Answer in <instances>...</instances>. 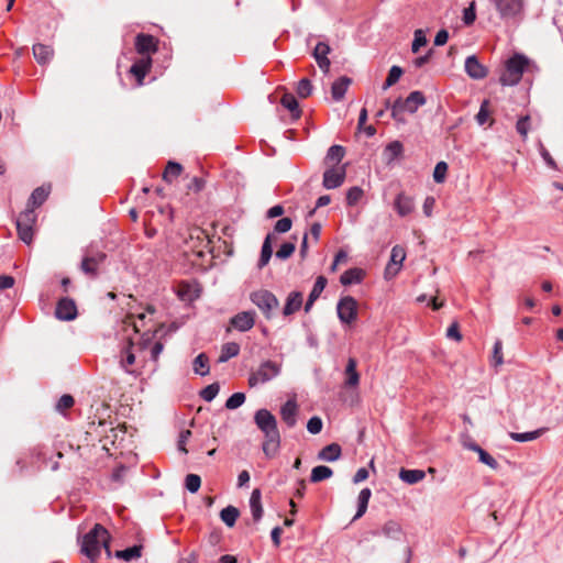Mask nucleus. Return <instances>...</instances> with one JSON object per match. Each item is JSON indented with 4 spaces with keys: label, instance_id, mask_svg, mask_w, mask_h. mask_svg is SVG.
I'll return each instance as SVG.
<instances>
[{
    "label": "nucleus",
    "instance_id": "nucleus-1",
    "mask_svg": "<svg viewBox=\"0 0 563 563\" xmlns=\"http://www.w3.org/2000/svg\"><path fill=\"white\" fill-rule=\"evenodd\" d=\"M110 539L111 537L108 530L102 525L96 523L93 528L84 536L81 552L93 562L99 558L101 548H103L107 558H111Z\"/></svg>",
    "mask_w": 563,
    "mask_h": 563
},
{
    "label": "nucleus",
    "instance_id": "nucleus-2",
    "mask_svg": "<svg viewBox=\"0 0 563 563\" xmlns=\"http://www.w3.org/2000/svg\"><path fill=\"white\" fill-rule=\"evenodd\" d=\"M527 64V58L521 55H515L509 58L506 63V69L499 78L500 84L503 86L517 85L522 77Z\"/></svg>",
    "mask_w": 563,
    "mask_h": 563
},
{
    "label": "nucleus",
    "instance_id": "nucleus-3",
    "mask_svg": "<svg viewBox=\"0 0 563 563\" xmlns=\"http://www.w3.org/2000/svg\"><path fill=\"white\" fill-rule=\"evenodd\" d=\"M250 300L262 311L266 319H272L274 311L279 307V300L269 290L260 289L251 292Z\"/></svg>",
    "mask_w": 563,
    "mask_h": 563
},
{
    "label": "nucleus",
    "instance_id": "nucleus-4",
    "mask_svg": "<svg viewBox=\"0 0 563 563\" xmlns=\"http://www.w3.org/2000/svg\"><path fill=\"white\" fill-rule=\"evenodd\" d=\"M280 364L273 361H265L250 374L249 385L250 387H255L258 384L267 383L277 377L280 374Z\"/></svg>",
    "mask_w": 563,
    "mask_h": 563
},
{
    "label": "nucleus",
    "instance_id": "nucleus-5",
    "mask_svg": "<svg viewBox=\"0 0 563 563\" xmlns=\"http://www.w3.org/2000/svg\"><path fill=\"white\" fill-rule=\"evenodd\" d=\"M36 213L32 208H26L16 219V231L20 240L30 245L33 241Z\"/></svg>",
    "mask_w": 563,
    "mask_h": 563
},
{
    "label": "nucleus",
    "instance_id": "nucleus-6",
    "mask_svg": "<svg viewBox=\"0 0 563 563\" xmlns=\"http://www.w3.org/2000/svg\"><path fill=\"white\" fill-rule=\"evenodd\" d=\"M254 420L257 428L264 433L265 438L279 435L276 418L267 409L257 410L255 412Z\"/></svg>",
    "mask_w": 563,
    "mask_h": 563
},
{
    "label": "nucleus",
    "instance_id": "nucleus-7",
    "mask_svg": "<svg viewBox=\"0 0 563 563\" xmlns=\"http://www.w3.org/2000/svg\"><path fill=\"white\" fill-rule=\"evenodd\" d=\"M336 310L339 319L350 324L357 318V301L351 296H345L338 302Z\"/></svg>",
    "mask_w": 563,
    "mask_h": 563
},
{
    "label": "nucleus",
    "instance_id": "nucleus-8",
    "mask_svg": "<svg viewBox=\"0 0 563 563\" xmlns=\"http://www.w3.org/2000/svg\"><path fill=\"white\" fill-rule=\"evenodd\" d=\"M406 258V251L400 245H395L391 249L390 260L386 265L384 276L386 279L394 278L401 269L402 262Z\"/></svg>",
    "mask_w": 563,
    "mask_h": 563
},
{
    "label": "nucleus",
    "instance_id": "nucleus-9",
    "mask_svg": "<svg viewBox=\"0 0 563 563\" xmlns=\"http://www.w3.org/2000/svg\"><path fill=\"white\" fill-rule=\"evenodd\" d=\"M107 255L103 252L87 253L80 264L84 274L95 278L98 275L99 266L104 262Z\"/></svg>",
    "mask_w": 563,
    "mask_h": 563
},
{
    "label": "nucleus",
    "instance_id": "nucleus-10",
    "mask_svg": "<svg viewBox=\"0 0 563 563\" xmlns=\"http://www.w3.org/2000/svg\"><path fill=\"white\" fill-rule=\"evenodd\" d=\"M211 241L206 233L200 228H192L189 230V238L187 240V244H190V249L195 251L199 256H201L206 249L209 247Z\"/></svg>",
    "mask_w": 563,
    "mask_h": 563
},
{
    "label": "nucleus",
    "instance_id": "nucleus-11",
    "mask_svg": "<svg viewBox=\"0 0 563 563\" xmlns=\"http://www.w3.org/2000/svg\"><path fill=\"white\" fill-rule=\"evenodd\" d=\"M500 18L508 19L517 16L523 8V0H490Z\"/></svg>",
    "mask_w": 563,
    "mask_h": 563
},
{
    "label": "nucleus",
    "instance_id": "nucleus-12",
    "mask_svg": "<svg viewBox=\"0 0 563 563\" xmlns=\"http://www.w3.org/2000/svg\"><path fill=\"white\" fill-rule=\"evenodd\" d=\"M255 311H242L230 319V325L241 332L251 330L255 324Z\"/></svg>",
    "mask_w": 563,
    "mask_h": 563
},
{
    "label": "nucleus",
    "instance_id": "nucleus-13",
    "mask_svg": "<svg viewBox=\"0 0 563 563\" xmlns=\"http://www.w3.org/2000/svg\"><path fill=\"white\" fill-rule=\"evenodd\" d=\"M345 175H346L345 165L338 167V168H334V167L329 168L323 174L322 184L327 189L338 188L343 184V181L345 179Z\"/></svg>",
    "mask_w": 563,
    "mask_h": 563
},
{
    "label": "nucleus",
    "instance_id": "nucleus-14",
    "mask_svg": "<svg viewBox=\"0 0 563 563\" xmlns=\"http://www.w3.org/2000/svg\"><path fill=\"white\" fill-rule=\"evenodd\" d=\"M55 314L59 320H74L77 316L75 301L69 298H62L57 302Z\"/></svg>",
    "mask_w": 563,
    "mask_h": 563
},
{
    "label": "nucleus",
    "instance_id": "nucleus-15",
    "mask_svg": "<svg viewBox=\"0 0 563 563\" xmlns=\"http://www.w3.org/2000/svg\"><path fill=\"white\" fill-rule=\"evenodd\" d=\"M135 48L139 54L150 56L157 51V41L154 36L147 34H137L135 38Z\"/></svg>",
    "mask_w": 563,
    "mask_h": 563
},
{
    "label": "nucleus",
    "instance_id": "nucleus-16",
    "mask_svg": "<svg viewBox=\"0 0 563 563\" xmlns=\"http://www.w3.org/2000/svg\"><path fill=\"white\" fill-rule=\"evenodd\" d=\"M151 66L152 59L150 56L141 57L131 66L130 73L136 78L137 85H143V80L147 73L150 71Z\"/></svg>",
    "mask_w": 563,
    "mask_h": 563
},
{
    "label": "nucleus",
    "instance_id": "nucleus-17",
    "mask_svg": "<svg viewBox=\"0 0 563 563\" xmlns=\"http://www.w3.org/2000/svg\"><path fill=\"white\" fill-rule=\"evenodd\" d=\"M465 71L473 79H483L487 76V69L484 67L476 56H468L465 60Z\"/></svg>",
    "mask_w": 563,
    "mask_h": 563
},
{
    "label": "nucleus",
    "instance_id": "nucleus-18",
    "mask_svg": "<svg viewBox=\"0 0 563 563\" xmlns=\"http://www.w3.org/2000/svg\"><path fill=\"white\" fill-rule=\"evenodd\" d=\"M297 415H298V405L296 400L289 399L287 400L282 409H280V416L282 420L289 427L292 428L296 426L297 422Z\"/></svg>",
    "mask_w": 563,
    "mask_h": 563
},
{
    "label": "nucleus",
    "instance_id": "nucleus-19",
    "mask_svg": "<svg viewBox=\"0 0 563 563\" xmlns=\"http://www.w3.org/2000/svg\"><path fill=\"white\" fill-rule=\"evenodd\" d=\"M331 52L330 46L327 43L319 42L313 51V57L318 64V66L324 71L328 73L330 68V59L328 58V54Z\"/></svg>",
    "mask_w": 563,
    "mask_h": 563
},
{
    "label": "nucleus",
    "instance_id": "nucleus-20",
    "mask_svg": "<svg viewBox=\"0 0 563 563\" xmlns=\"http://www.w3.org/2000/svg\"><path fill=\"white\" fill-rule=\"evenodd\" d=\"M303 296L300 291H291L289 292L285 306L283 308V314L285 317L291 316L295 312L299 311L302 306Z\"/></svg>",
    "mask_w": 563,
    "mask_h": 563
},
{
    "label": "nucleus",
    "instance_id": "nucleus-21",
    "mask_svg": "<svg viewBox=\"0 0 563 563\" xmlns=\"http://www.w3.org/2000/svg\"><path fill=\"white\" fill-rule=\"evenodd\" d=\"M33 56L40 65H46L51 62L54 56V49L49 45L35 44L33 45Z\"/></svg>",
    "mask_w": 563,
    "mask_h": 563
},
{
    "label": "nucleus",
    "instance_id": "nucleus-22",
    "mask_svg": "<svg viewBox=\"0 0 563 563\" xmlns=\"http://www.w3.org/2000/svg\"><path fill=\"white\" fill-rule=\"evenodd\" d=\"M465 448L471 451L476 452L478 454L479 461L483 464L487 465L492 470L498 468V462L488 452H486L484 449H482L478 444L471 442V443L465 444Z\"/></svg>",
    "mask_w": 563,
    "mask_h": 563
},
{
    "label": "nucleus",
    "instance_id": "nucleus-23",
    "mask_svg": "<svg viewBox=\"0 0 563 563\" xmlns=\"http://www.w3.org/2000/svg\"><path fill=\"white\" fill-rule=\"evenodd\" d=\"M404 154V145L400 141H393L384 148V159L387 164H390L397 158H400Z\"/></svg>",
    "mask_w": 563,
    "mask_h": 563
},
{
    "label": "nucleus",
    "instance_id": "nucleus-24",
    "mask_svg": "<svg viewBox=\"0 0 563 563\" xmlns=\"http://www.w3.org/2000/svg\"><path fill=\"white\" fill-rule=\"evenodd\" d=\"M357 362L355 358L350 357L345 367V386L356 387L360 383V374L356 369Z\"/></svg>",
    "mask_w": 563,
    "mask_h": 563
},
{
    "label": "nucleus",
    "instance_id": "nucleus-25",
    "mask_svg": "<svg viewBox=\"0 0 563 563\" xmlns=\"http://www.w3.org/2000/svg\"><path fill=\"white\" fill-rule=\"evenodd\" d=\"M49 186H41L34 189L29 198L26 208H32L34 210V208L42 206L49 195Z\"/></svg>",
    "mask_w": 563,
    "mask_h": 563
},
{
    "label": "nucleus",
    "instance_id": "nucleus-26",
    "mask_svg": "<svg viewBox=\"0 0 563 563\" xmlns=\"http://www.w3.org/2000/svg\"><path fill=\"white\" fill-rule=\"evenodd\" d=\"M274 233H268L263 242L262 251H261V257L257 263V267L262 269L264 266H266L272 257L273 249H272V242L275 240Z\"/></svg>",
    "mask_w": 563,
    "mask_h": 563
},
{
    "label": "nucleus",
    "instance_id": "nucleus-27",
    "mask_svg": "<svg viewBox=\"0 0 563 563\" xmlns=\"http://www.w3.org/2000/svg\"><path fill=\"white\" fill-rule=\"evenodd\" d=\"M351 82H352L351 78H349L346 76H342L338 80H335L331 87L332 98L335 101L342 100L344 98V95H345L349 86L351 85Z\"/></svg>",
    "mask_w": 563,
    "mask_h": 563
},
{
    "label": "nucleus",
    "instance_id": "nucleus-28",
    "mask_svg": "<svg viewBox=\"0 0 563 563\" xmlns=\"http://www.w3.org/2000/svg\"><path fill=\"white\" fill-rule=\"evenodd\" d=\"M405 108H407V112L415 113L419 107L426 103V98L421 91H412L409 96L404 99Z\"/></svg>",
    "mask_w": 563,
    "mask_h": 563
},
{
    "label": "nucleus",
    "instance_id": "nucleus-29",
    "mask_svg": "<svg viewBox=\"0 0 563 563\" xmlns=\"http://www.w3.org/2000/svg\"><path fill=\"white\" fill-rule=\"evenodd\" d=\"M364 276H365V272L362 268L354 267V268H350V269L345 271L341 275L340 282L344 286H349L352 284H358L363 280Z\"/></svg>",
    "mask_w": 563,
    "mask_h": 563
},
{
    "label": "nucleus",
    "instance_id": "nucleus-30",
    "mask_svg": "<svg viewBox=\"0 0 563 563\" xmlns=\"http://www.w3.org/2000/svg\"><path fill=\"white\" fill-rule=\"evenodd\" d=\"M262 494L258 488H255L250 498V508L253 516L254 521H260L263 516V506H262Z\"/></svg>",
    "mask_w": 563,
    "mask_h": 563
},
{
    "label": "nucleus",
    "instance_id": "nucleus-31",
    "mask_svg": "<svg viewBox=\"0 0 563 563\" xmlns=\"http://www.w3.org/2000/svg\"><path fill=\"white\" fill-rule=\"evenodd\" d=\"M280 103L284 108L290 111L294 119H299L301 110L295 96L290 92H285L280 99Z\"/></svg>",
    "mask_w": 563,
    "mask_h": 563
},
{
    "label": "nucleus",
    "instance_id": "nucleus-32",
    "mask_svg": "<svg viewBox=\"0 0 563 563\" xmlns=\"http://www.w3.org/2000/svg\"><path fill=\"white\" fill-rule=\"evenodd\" d=\"M395 208L399 216L405 217L413 211L415 203L410 197L400 194L395 201Z\"/></svg>",
    "mask_w": 563,
    "mask_h": 563
},
{
    "label": "nucleus",
    "instance_id": "nucleus-33",
    "mask_svg": "<svg viewBox=\"0 0 563 563\" xmlns=\"http://www.w3.org/2000/svg\"><path fill=\"white\" fill-rule=\"evenodd\" d=\"M341 446L338 443L325 445L318 454V459L327 462H333L341 456Z\"/></svg>",
    "mask_w": 563,
    "mask_h": 563
},
{
    "label": "nucleus",
    "instance_id": "nucleus-34",
    "mask_svg": "<svg viewBox=\"0 0 563 563\" xmlns=\"http://www.w3.org/2000/svg\"><path fill=\"white\" fill-rule=\"evenodd\" d=\"M424 477L426 473L422 470L401 468L399 471V478L409 485L417 484L421 482Z\"/></svg>",
    "mask_w": 563,
    "mask_h": 563
},
{
    "label": "nucleus",
    "instance_id": "nucleus-35",
    "mask_svg": "<svg viewBox=\"0 0 563 563\" xmlns=\"http://www.w3.org/2000/svg\"><path fill=\"white\" fill-rule=\"evenodd\" d=\"M183 173V166L179 163L169 161L165 167L163 173V180L172 184L175 179H177Z\"/></svg>",
    "mask_w": 563,
    "mask_h": 563
},
{
    "label": "nucleus",
    "instance_id": "nucleus-36",
    "mask_svg": "<svg viewBox=\"0 0 563 563\" xmlns=\"http://www.w3.org/2000/svg\"><path fill=\"white\" fill-rule=\"evenodd\" d=\"M280 445V435H273L272 438H265L263 442V452L264 454L272 459L274 457Z\"/></svg>",
    "mask_w": 563,
    "mask_h": 563
},
{
    "label": "nucleus",
    "instance_id": "nucleus-37",
    "mask_svg": "<svg viewBox=\"0 0 563 563\" xmlns=\"http://www.w3.org/2000/svg\"><path fill=\"white\" fill-rule=\"evenodd\" d=\"M371 496H372V492L369 488H364L360 492L358 498H357L358 507H357L356 515L354 516V520L361 518L366 512Z\"/></svg>",
    "mask_w": 563,
    "mask_h": 563
},
{
    "label": "nucleus",
    "instance_id": "nucleus-38",
    "mask_svg": "<svg viewBox=\"0 0 563 563\" xmlns=\"http://www.w3.org/2000/svg\"><path fill=\"white\" fill-rule=\"evenodd\" d=\"M332 475H333V471L329 466L318 465L312 468L311 475H310V481L312 483H319V482L330 478Z\"/></svg>",
    "mask_w": 563,
    "mask_h": 563
},
{
    "label": "nucleus",
    "instance_id": "nucleus-39",
    "mask_svg": "<svg viewBox=\"0 0 563 563\" xmlns=\"http://www.w3.org/2000/svg\"><path fill=\"white\" fill-rule=\"evenodd\" d=\"M240 516V511L234 506H228L223 508L220 512L221 520L228 526L233 527L235 525L236 519Z\"/></svg>",
    "mask_w": 563,
    "mask_h": 563
},
{
    "label": "nucleus",
    "instance_id": "nucleus-40",
    "mask_svg": "<svg viewBox=\"0 0 563 563\" xmlns=\"http://www.w3.org/2000/svg\"><path fill=\"white\" fill-rule=\"evenodd\" d=\"M240 353V345L235 342L225 343L221 349L219 362L224 363Z\"/></svg>",
    "mask_w": 563,
    "mask_h": 563
},
{
    "label": "nucleus",
    "instance_id": "nucleus-41",
    "mask_svg": "<svg viewBox=\"0 0 563 563\" xmlns=\"http://www.w3.org/2000/svg\"><path fill=\"white\" fill-rule=\"evenodd\" d=\"M142 545H133L131 548H128L125 550H120L115 552V556L118 559H122L124 561H132L134 559H139L142 554Z\"/></svg>",
    "mask_w": 563,
    "mask_h": 563
},
{
    "label": "nucleus",
    "instance_id": "nucleus-42",
    "mask_svg": "<svg viewBox=\"0 0 563 563\" xmlns=\"http://www.w3.org/2000/svg\"><path fill=\"white\" fill-rule=\"evenodd\" d=\"M194 371L196 374H199L201 376L209 374V371H210L209 358L205 353H200L194 360Z\"/></svg>",
    "mask_w": 563,
    "mask_h": 563
},
{
    "label": "nucleus",
    "instance_id": "nucleus-43",
    "mask_svg": "<svg viewBox=\"0 0 563 563\" xmlns=\"http://www.w3.org/2000/svg\"><path fill=\"white\" fill-rule=\"evenodd\" d=\"M345 155V150L341 145H332L327 153V163H340Z\"/></svg>",
    "mask_w": 563,
    "mask_h": 563
},
{
    "label": "nucleus",
    "instance_id": "nucleus-44",
    "mask_svg": "<svg viewBox=\"0 0 563 563\" xmlns=\"http://www.w3.org/2000/svg\"><path fill=\"white\" fill-rule=\"evenodd\" d=\"M531 128V117L529 114L519 118L516 124V130L520 134L523 141L527 140L528 133Z\"/></svg>",
    "mask_w": 563,
    "mask_h": 563
},
{
    "label": "nucleus",
    "instance_id": "nucleus-45",
    "mask_svg": "<svg viewBox=\"0 0 563 563\" xmlns=\"http://www.w3.org/2000/svg\"><path fill=\"white\" fill-rule=\"evenodd\" d=\"M407 111L405 108L404 99L398 98L391 104V117L398 122H405L404 112Z\"/></svg>",
    "mask_w": 563,
    "mask_h": 563
},
{
    "label": "nucleus",
    "instance_id": "nucleus-46",
    "mask_svg": "<svg viewBox=\"0 0 563 563\" xmlns=\"http://www.w3.org/2000/svg\"><path fill=\"white\" fill-rule=\"evenodd\" d=\"M542 433H543L542 429L536 430L532 432H523V433L511 432L510 438L517 442H527V441H532V440L538 439Z\"/></svg>",
    "mask_w": 563,
    "mask_h": 563
},
{
    "label": "nucleus",
    "instance_id": "nucleus-47",
    "mask_svg": "<svg viewBox=\"0 0 563 563\" xmlns=\"http://www.w3.org/2000/svg\"><path fill=\"white\" fill-rule=\"evenodd\" d=\"M401 75H402V69L399 66H393L389 69L388 76L384 82L383 88L387 89V88L394 86L399 80Z\"/></svg>",
    "mask_w": 563,
    "mask_h": 563
},
{
    "label": "nucleus",
    "instance_id": "nucleus-48",
    "mask_svg": "<svg viewBox=\"0 0 563 563\" xmlns=\"http://www.w3.org/2000/svg\"><path fill=\"white\" fill-rule=\"evenodd\" d=\"M296 92L300 98H308L312 93V85L308 78L301 79L296 87Z\"/></svg>",
    "mask_w": 563,
    "mask_h": 563
},
{
    "label": "nucleus",
    "instance_id": "nucleus-49",
    "mask_svg": "<svg viewBox=\"0 0 563 563\" xmlns=\"http://www.w3.org/2000/svg\"><path fill=\"white\" fill-rule=\"evenodd\" d=\"M185 486L190 493H197L201 486V478L197 474H188L185 478Z\"/></svg>",
    "mask_w": 563,
    "mask_h": 563
},
{
    "label": "nucleus",
    "instance_id": "nucleus-50",
    "mask_svg": "<svg viewBox=\"0 0 563 563\" xmlns=\"http://www.w3.org/2000/svg\"><path fill=\"white\" fill-rule=\"evenodd\" d=\"M295 250H296L295 242H286V243L282 244L279 250L276 252V257L279 260H283V261L287 260L294 254Z\"/></svg>",
    "mask_w": 563,
    "mask_h": 563
},
{
    "label": "nucleus",
    "instance_id": "nucleus-51",
    "mask_svg": "<svg viewBox=\"0 0 563 563\" xmlns=\"http://www.w3.org/2000/svg\"><path fill=\"white\" fill-rule=\"evenodd\" d=\"M504 363L503 356V343L500 340H497L494 344L493 355H492V365L497 367Z\"/></svg>",
    "mask_w": 563,
    "mask_h": 563
},
{
    "label": "nucleus",
    "instance_id": "nucleus-52",
    "mask_svg": "<svg viewBox=\"0 0 563 563\" xmlns=\"http://www.w3.org/2000/svg\"><path fill=\"white\" fill-rule=\"evenodd\" d=\"M325 285H327V278L325 277H323V276L317 277L316 283H314V285H313V287H312V289H311V291L309 294V297L311 299L317 300L320 297V295L323 291V289L325 288Z\"/></svg>",
    "mask_w": 563,
    "mask_h": 563
},
{
    "label": "nucleus",
    "instance_id": "nucleus-53",
    "mask_svg": "<svg viewBox=\"0 0 563 563\" xmlns=\"http://www.w3.org/2000/svg\"><path fill=\"white\" fill-rule=\"evenodd\" d=\"M448 172V164L445 162H439L433 170V179L437 184H441L445 180Z\"/></svg>",
    "mask_w": 563,
    "mask_h": 563
},
{
    "label": "nucleus",
    "instance_id": "nucleus-54",
    "mask_svg": "<svg viewBox=\"0 0 563 563\" xmlns=\"http://www.w3.org/2000/svg\"><path fill=\"white\" fill-rule=\"evenodd\" d=\"M219 390H220L219 385L217 383H213V384H210L207 387H205L201 390L200 396L206 401H211V400H213L216 398V396L218 395Z\"/></svg>",
    "mask_w": 563,
    "mask_h": 563
},
{
    "label": "nucleus",
    "instance_id": "nucleus-55",
    "mask_svg": "<svg viewBox=\"0 0 563 563\" xmlns=\"http://www.w3.org/2000/svg\"><path fill=\"white\" fill-rule=\"evenodd\" d=\"M245 401V395L243 393H235L231 397L228 398L225 402V407L228 409H236L242 406Z\"/></svg>",
    "mask_w": 563,
    "mask_h": 563
},
{
    "label": "nucleus",
    "instance_id": "nucleus-56",
    "mask_svg": "<svg viewBox=\"0 0 563 563\" xmlns=\"http://www.w3.org/2000/svg\"><path fill=\"white\" fill-rule=\"evenodd\" d=\"M489 119V101L484 100L481 104L479 111L476 114V121L479 125H484Z\"/></svg>",
    "mask_w": 563,
    "mask_h": 563
},
{
    "label": "nucleus",
    "instance_id": "nucleus-57",
    "mask_svg": "<svg viewBox=\"0 0 563 563\" xmlns=\"http://www.w3.org/2000/svg\"><path fill=\"white\" fill-rule=\"evenodd\" d=\"M427 37H426V34L424 32L419 29V30H416L415 31V38H413V42H412V45H411V51L413 53H417L421 46H424L427 44Z\"/></svg>",
    "mask_w": 563,
    "mask_h": 563
},
{
    "label": "nucleus",
    "instance_id": "nucleus-58",
    "mask_svg": "<svg viewBox=\"0 0 563 563\" xmlns=\"http://www.w3.org/2000/svg\"><path fill=\"white\" fill-rule=\"evenodd\" d=\"M383 533L388 538H397L400 533V526L395 521H388L383 526Z\"/></svg>",
    "mask_w": 563,
    "mask_h": 563
},
{
    "label": "nucleus",
    "instance_id": "nucleus-59",
    "mask_svg": "<svg viewBox=\"0 0 563 563\" xmlns=\"http://www.w3.org/2000/svg\"><path fill=\"white\" fill-rule=\"evenodd\" d=\"M363 196V190L360 187H352L346 194V202L349 206L356 205Z\"/></svg>",
    "mask_w": 563,
    "mask_h": 563
},
{
    "label": "nucleus",
    "instance_id": "nucleus-60",
    "mask_svg": "<svg viewBox=\"0 0 563 563\" xmlns=\"http://www.w3.org/2000/svg\"><path fill=\"white\" fill-rule=\"evenodd\" d=\"M476 19L475 1H472L467 8L463 11V22L465 25H471Z\"/></svg>",
    "mask_w": 563,
    "mask_h": 563
},
{
    "label": "nucleus",
    "instance_id": "nucleus-61",
    "mask_svg": "<svg viewBox=\"0 0 563 563\" xmlns=\"http://www.w3.org/2000/svg\"><path fill=\"white\" fill-rule=\"evenodd\" d=\"M291 225L292 221L290 218H282L275 223L274 232L286 233L291 229Z\"/></svg>",
    "mask_w": 563,
    "mask_h": 563
},
{
    "label": "nucleus",
    "instance_id": "nucleus-62",
    "mask_svg": "<svg viewBox=\"0 0 563 563\" xmlns=\"http://www.w3.org/2000/svg\"><path fill=\"white\" fill-rule=\"evenodd\" d=\"M307 429L312 434L320 433L322 430V420L317 416L311 417L307 423Z\"/></svg>",
    "mask_w": 563,
    "mask_h": 563
},
{
    "label": "nucleus",
    "instance_id": "nucleus-63",
    "mask_svg": "<svg viewBox=\"0 0 563 563\" xmlns=\"http://www.w3.org/2000/svg\"><path fill=\"white\" fill-rule=\"evenodd\" d=\"M74 404H75V400L71 395H63L56 405V409L59 411H63V410L71 408L74 406Z\"/></svg>",
    "mask_w": 563,
    "mask_h": 563
},
{
    "label": "nucleus",
    "instance_id": "nucleus-64",
    "mask_svg": "<svg viewBox=\"0 0 563 563\" xmlns=\"http://www.w3.org/2000/svg\"><path fill=\"white\" fill-rule=\"evenodd\" d=\"M539 152L549 167H551L553 169H558V165H556L555 161L553 159V157L551 156V154L549 153V151L544 147V145L542 143L539 144Z\"/></svg>",
    "mask_w": 563,
    "mask_h": 563
}]
</instances>
